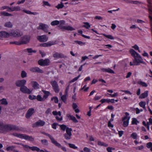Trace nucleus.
Here are the masks:
<instances>
[{"label": "nucleus", "mask_w": 152, "mask_h": 152, "mask_svg": "<svg viewBox=\"0 0 152 152\" xmlns=\"http://www.w3.org/2000/svg\"><path fill=\"white\" fill-rule=\"evenodd\" d=\"M18 127L15 126L10 124H4L0 121V133L5 134L9 131L13 129H17Z\"/></svg>", "instance_id": "1"}, {"label": "nucleus", "mask_w": 152, "mask_h": 152, "mask_svg": "<svg viewBox=\"0 0 152 152\" xmlns=\"http://www.w3.org/2000/svg\"><path fill=\"white\" fill-rule=\"evenodd\" d=\"M130 53L134 57V59L138 65L141 63H143V60L139 54L133 49L131 50Z\"/></svg>", "instance_id": "2"}, {"label": "nucleus", "mask_w": 152, "mask_h": 152, "mask_svg": "<svg viewBox=\"0 0 152 152\" xmlns=\"http://www.w3.org/2000/svg\"><path fill=\"white\" fill-rule=\"evenodd\" d=\"M148 10L149 13V18L150 19L151 30L152 33V0H148Z\"/></svg>", "instance_id": "3"}, {"label": "nucleus", "mask_w": 152, "mask_h": 152, "mask_svg": "<svg viewBox=\"0 0 152 152\" xmlns=\"http://www.w3.org/2000/svg\"><path fill=\"white\" fill-rule=\"evenodd\" d=\"M11 135L22 139L28 140L31 141H33L34 140V138L32 137L26 135L24 134H20L17 133H14L11 134Z\"/></svg>", "instance_id": "4"}, {"label": "nucleus", "mask_w": 152, "mask_h": 152, "mask_svg": "<svg viewBox=\"0 0 152 152\" xmlns=\"http://www.w3.org/2000/svg\"><path fill=\"white\" fill-rule=\"evenodd\" d=\"M47 135L50 138L52 142L58 148H61V149L64 151H66V148L62 146L61 145L58 143L49 134Z\"/></svg>", "instance_id": "5"}, {"label": "nucleus", "mask_w": 152, "mask_h": 152, "mask_svg": "<svg viewBox=\"0 0 152 152\" xmlns=\"http://www.w3.org/2000/svg\"><path fill=\"white\" fill-rule=\"evenodd\" d=\"M10 37L13 36L15 37H18L23 35V33L18 30H12L9 32Z\"/></svg>", "instance_id": "6"}, {"label": "nucleus", "mask_w": 152, "mask_h": 152, "mask_svg": "<svg viewBox=\"0 0 152 152\" xmlns=\"http://www.w3.org/2000/svg\"><path fill=\"white\" fill-rule=\"evenodd\" d=\"M50 83L54 91L58 93L59 91V88L57 82L55 80H52L50 82Z\"/></svg>", "instance_id": "7"}, {"label": "nucleus", "mask_w": 152, "mask_h": 152, "mask_svg": "<svg viewBox=\"0 0 152 152\" xmlns=\"http://www.w3.org/2000/svg\"><path fill=\"white\" fill-rule=\"evenodd\" d=\"M38 29H41L45 32H48V26L47 25L42 23H39L38 26L37 27Z\"/></svg>", "instance_id": "8"}, {"label": "nucleus", "mask_w": 152, "mask_h": 152, "mask_svg": "<svg viewBox=\"0 0 152 152\" xmlns=\"http://www.w3.org/2000/svg\"><path fill=\"white\" fill-rule=\"evenodd\" d=\"M52 113L54 115L56 116V118L58 121H61L62 120L63 118L60 111L57 112L56 111H54Z\"/></svg>", "instance_id": "9"}, {"label": "nucleus", "mask_w": 152, "mask_h": 152, "mask_svg": "<svg viewBox=\"0 0 152 152\" xmlns=\"http://www.w3.org/2000/svg\"><path fill=\"white\" fill-rule=\"evenodd\" d=\"M20 90L21 92L25 94H29L32 92V91L31 90L25 85L20 87Z\"/></svg>", "instance_id": "10"}, {"label": "nucleus", "mask_w": 152, "mask_h": 152, "mask_svg": "<svg viewBox=\"0 0 152 152\" xmlns=\"http://www.w3.org/2000/svg\"><path fill=\"white\" fill-rule=\"evenodd\" d=\"M30 36L26 35L23 36L21 40L20 41L21 44L28 43L30 40Z\"/></svg>", "instance_id": "11"}, {"label": "nucleus", "mask_w": 152, "mask_h": 152, "mask_svg": "<svg viewBox=\"0 0 152 152\" xmlns=\"http://www.w3.org/2000/svg\"><path fill=\"white\" fill-rule=\"evenodd\" d=\"M49 62V60L48 59H46L44 60L41 59L38 61L39 64L42 66L48 65Z\"/></svg>", "instance_id": "12"}, {"label": "nucleus", "mask_w": 152, "mask_h": 152, "mask_svg": "<svg viewBox=\"0 0 152 152\" xmlns=\"http://www.w3.org/2000/svg\"><path fill=\"white\" fill-rule=\"evenodd\" d=\"M45 124V122L41 120H39L33 124V127H35L38 126H43Z\"/></svg>", "instance_id": "13"}, {"label": "nucleus", "mask_w": 152, "mask_h": 152, "mask_svg": "<svg viewBox=\"0 0 152 152\" xmlns=\"http://www.w3.org/2000/svg\"><path fill=\"white\" fill-rule=\"evenodd\" d=\"M56 44V42L49 41L47 42L41 44L40 46L41 47H50L52 45H55Z\"/></svg>", "instance_id": "14"}, {"label": "nucleus", "mask_w": 152, "mask_h": 152, "mask_svg": "<svg viewBox=\"0 0 152 152\" xmlns=\"http://www.w3.org/2000/svg\"><path fill=\"white\" fill-rule=\"evenodd\" d=\"M34 110L33 108L29 109L27 111L26 115V118H29L34 113Z\"/></svg>", "instance_id": "15"}, {"label": "nucleus", "mask_w": 152, "mask_h": 152, "mask_svg": "<svg viewBox=\"0 0 152 152\" xmlns=\"http://www.w3.org/2000/svg\"><path fill=\"white\" fill-rule=\"evenodd\" d=\"M26 83V81L25 80L23 79L17 80L16 81L15 84L17 86L21 87L23 86H24Z\"/></svg>", "instance_id": "16"}, {"label": "nucleus", "mask_w": 152, "mask_h": 152, "mask_svg": "<svg viewBox=\"0 0 152 152\" xmlns=\"http://www.w3.org/2000/svg\"><path fill=\"white\" fill-rule=\"evenodd\" d=\"M48 38L45 35H43L37 37V39L40 42H44L47 41L48 40Z\"/></svg>", "instance_id": "17"}, {"label": "nucleus", "mask_w": 152, "mask_h": 152, "mask_svg": "<svg viewBox=\"0 0 152 152\" xmlns=\"http://www.w3.org/2000/svg\"><path fill=\"white\" fill-rule=\"evenodd\" d=\"M30 70L33 72L43 73V72L42 70L37 67H32L30 69Z\"/></svg>", "instance_id": "18"}, {"label": "nucleus", "mask_w": 152, "mask_h": 152, "mask_svg": "<svg viewBox=\"0 0 152 152\" xmlns=\"http://www.w3.org/2000/svg\"><path fill=\"white\" fill-rule=\"evenodd\" d=\"M53 56L54 58H64L66 57V56L63 54L57 53H54Z\"/></svg>", "instance_id": "19"}, {"label": "nucleus", "mask_w": 152, "mask_h": 152, "mask_svg": "<svg viewBox=\"0 0 152 152\" xmlns=\"http://www.w3.org/2000/svg\"><path fill=\"white\" fill-rule=\"evenodd\" d=\"M31 84L32 85L33 88L35 89H37L39 88V84L36 81H32L31 83Z\"/></svg>", "instance_id": "20"}, {"label": "nucleus", "mask_w": 152, "mask_h": 152, "mask_svg": "<svg viewBox=\"0 0 152 152\" xmlns=\"http://www.w3.org/2000/svg\"><path fill=\"white\" fill-rule=\"evenodd\" d=\"M101 70L104 72H108L110 73H114V72L113 70L109 68H102L101 69Z\"/></svg>", "instance_id": "21"}, {"label": "nucleus", "mask_w": 152, "mask_h": 152, "mask_svg": "<svg viewBox=\"0 0 152 152\" xmlns=\"http://www.w3.org/2000/svg\"><path fill=\"white\" fill-rule=\"evenodd\" d=\"M15 147L14 146H8L6 148V150L7 151H12V152H20L17 150H15Z\"/></svg>", "instance_id": "22"}, {"label": "nucleus", "mask_w": 152, "mask_h": 152, "mask_svg": "<svg viewBox=\"0 0 152 152\" xmlns=\"http://www.w3.org/2000/svg\"><path fill=\"white\" fill-rule=\"evenodd\" d=\"M75 29L74 28L69 26H64V27H62V30H66L68 31H72L74 30Z\"/></svg>", "instance_id": "23"}, {"label": "nucleus", "mask_w": 152, "mask_h": 152, "mask_svg": "<svg viewBox=\"0 0 152 152\" xmlns=\"http://www.w3.org/2000/svg\"><path fill=\"white\" fill-rule=\"evenodd\" d=\"M20 10V8L19 6L14 7L12 8L10 7L9 12H13L14 11H19Z\"/></svg>", "instance_id": "24"}, {"label": "nucleus", "mask_w": 152, "mask_h": 152, "mask_svg": "<svg viewBox=\"0 0 152 152\" xmlns=\"http://www.w3.org/2000/svg\"><path fill=\"white\" fill-rule=\"evenodd\" d=\"M42 91L44 94L43 97L45 100L48 98V96L50 94V93L48 91H47L44 90H42Z\"/></svg>", "instance_id": "25"}, {"label": "nucleus", "mask_w": 152, "mask_h": 152, "mask_svg": "<svg viewBox=\"0 0 152 152\" xmlns=\"http://www.w3.org/2000/svg\"><path fill=\"white\" fill-rule=\"evenodd\" d=\"M130 118V116L129 114L127 112L125 113V115H124L122 118V120H129Z\"/></svg>", "instance_id": "26"}, {"label": "nucleus", "mask_w": 152, "mask_h": 152, "mask_svg": "<svg viewBox=\"0 0 152 152\" xmlns=\"http://www.w3.org/2000/svg\"><path fill=\"white\" fill-rule=\"evenodd\" d=\"M72 107L76 113H78L80 112L78 108H77V105L76 103H73L72 104Z\"/></svg>", "instance_id": "27"}, {"label": "nucleus", "mask_w": 152, "mask_h": 152, "mask_svg": "<svg viewBox=\"0 0 152 152\" xmlns=\"http://www.w3.org/2000/svg\"><path fill=\"white\" fill-rule=\"evenodd\" d=\"M148 91H145L143 93H142L140 96V97L141 99L145 98L147 97L148 96Z\"/></svg>", "instance_id": "28"}, {"label": "nucleus", "mask_w": 152, "mask_h": 152, "mask_svg": "<svg viewBox=\"0 0 152 152\" xmlns=\"http://www.w3.org/2000/svg\"><path fill=\"white\" fill-rule=\"evenodd\" d=\"M24 51L25 52H27L29 54H31V53H36V51L35 50H33L31 48H27L24 50Z\"/></svg>", "instance_id": "29"}, {"label": "nucleus", "mask_w": 152, "mask_h": 152, "mask_svg": "<svg viewBox=\"0 0 152 152\" xmlns=\"http://www.w3.org/2000/svg\"><path fill=\"white\" fill-rule=\"evenodd\" d=\"M59 24L58 26L62 30V28L64 26L63 25L65 24V21L64 20H61L59 21Z\"/></svg>", "instance_id": "30"}, {"label": "nucleus", "mask_w": 152, "mask_h": 152, "mask_svg": "<svg viewBox=\"0 0 152 152\" xmlns=\"http://www.w3.org/2000/svg\"><path fill=\"white\" fill-rule=\"evenodd\" d=\"M23 11L25 12V13L29 14V15H36L38 14V13L36 12H32L30 11L27 10H23Z\"/></svg>", "instance_id": "31"}, {"label": "nucleus", "mask_w": 152, "mask_h": 152, "mask_svg": "<svg viewBox=\"0 0 152 152\" xmlns=\"http://www.w3.org/2000/svg\"><path fill=\"white\" fill-rule=\"evenodd\" d=\"M0 104L7 105L8 104V102L6 99L3 98L0 100Z\"/></svg>", "instance_id": "32"}, {"label": "nucleus", "mask_w": 152, "mask_h": 152, "mask_svg": "<svg viewBox=\"0 0 152 152\" xmlns=\"http://www.w3.org/2000/svg\"><path fill=\"white\" fill-rule=\"evenodd\" d=\"M4 26L6 27L12 28V25L10 22L9 21L6 22L4 24Z\"/></svg>", "instance_id": "33"}, {"label": "nucleus", "mask_w": 152, "mask_h": 152, "mask_svg": "<svg viewBox=\"0 0 152 152\" xmlns=\"http://www.w3.org/2000/svg\"><path fill=\"white\" fill-rule=\"evenodd\" d=\"M64 7V5L62 2H61L60 4H58L56 6V7L58 9L63 8Z\"/></svg>", "instance_id": "34"}, {"label": "nucleus", "mask_w": 152, "mask_h": 152, "mask_svg": "<svg viewBox=\"0 0 152 152\" xmlns=\"http://www.w3.org/2000/svg\"><path fill=\"white\" fill-rule=\"evenodd\" d=\"M130 137L134 140H136L138 136L136 133L133 132L130 135Z\"/></svg>", "instance_id": "35"}, {"label": "nucleus", "mask_w": 152, "mask_h": 152, "mask_svg": "<svg viewBox=\"0 0 152 152\" xmlns=\"http://www.w3.org/2000/svg\"><path fill=\"white\" fill-rule=\"evenodd\" d=\"M84 24L83 26V27H84L86 29H89L91 27V25L88 22H84Z\"/></svg>", "instance_id": "36"}, {"label": "nucleus", "mask_w": 152, "mask_h": 152, "mask_svg": "<svg viewBox=\"0 0 152 152\" xmlns=\"http://www.w3.org/2000/svg\"><path fill=\"white\" fill-rule=\"evenodd\" d=\"M98 144L99 145L104 146L105 147H106L108 146L107 144L104 143L103 142H101V141H98Z\"/></svg>", "instance_id": "37"}, {"label": "nucleus", "mask_w": 152, "mask_h": 152, "mask_svg": "<svg viewBox=\"0 0 152 152\" xmlns=\"http://www.w3.org/2000/svg\"><path fill=\"white\" fill-rule=\"evenodd\" d=\"M36 98L38 101L40 102L44 101L45 100L43 97H42L40 95H38L37 97H36Z\"/></svg>", "instance_id": "38"}, {"label": "nucleus", "mask_w": 152, "mask_h": 152, "mask_svg": "<svg viewBox=\"0 0 152 152\" xmlns=\"http://www.w3.org/2000/svg\"><path fill=\"white\" fill-rule=\"evenodd\" d=\"M31 150L33 151H36L37 152H39L40 151V149L37 146L31 147Z\"/></svg>", "instance_id": "39"}, {"label": "nucleus", "mask_w": 152, "mask_h": 152, "mask_svg": "<svg viewBox=\"0 0 152 152\" xmlns=\"http://www.w3.org/2000/svg\"><path fill=\"white\" fill-rule=\"evenodd\" d=\"M68 145L69 147L72 148H73L74 149H78L77 147L74 144L69 143H68Z\"/></svg>", "instance_id": "40"}, {"label": "nucleus", "mask_w": 152, "mask_h": 152, "mask_svg": "<svg viewBox=\"0 0 152 152\" xmlns=\"http://www.w3.org/2000/svg\"><path fill=\"white\" fill-rule=\"evenodd\" d=\"M22 145L24 147V149L25 150L27 151H29V149H31V147L29 146L28 145Z\"/></svg>", "instance_id": "41"}, {"label": "nucleus", "mask_w": 152, "mask_h": 152, "mask_svg": "<svg viewBox=\"0 0 152 152\" xmlns=\"http://www.w3.org/2000/svg\"><path fill=\"white\" fill-rule=\"evenodd\" d=\"M59 24V21L58 20H55L52 21L51 23V25L52 26L57 25Z\"/></svg>", "instance_id": "42"}, {"label": "nucleus", "mask_w": 152, "mask_h": 152, "mask_svg": "<svg viewBox=\"0 0 152 152\" xmlns=\"http://www.w3.org/2000/svg\"><path fill=\"white\" fill-rule=\"evenodd\" d=\"M123 121V126L124 127H127L128 126L129 120H122Z\"/></svg>", "instance_id": "43"}, {"label": "nucleus", "mask_w": 152, "mask_h": 152, "mask_svg": "<svg viewBox=\"0 0 152 152\" xmlns=\"http://www.w3.org/2000/svg\"><path fill=\"white\" fill-rule=\"evenodd\" d=\"M1 15H4L5 16H12V15L8 13L7 12L2 11L1 12Z\"/></svg>", "instance_id": "44"}, {"label": "nucleus", "mask_w": 152, "mask_h": 152, "mask_svg": "<svg viewBox=\"0 0 152 152\" xmlns=\"http://www.w3.org/2000/svg\"><path fill=\"white\" fill-rule=\"evenodd\" d=\"M132 124H135L137 125L138 123H139V121L137 120L134 118H132Z\"/></svg>", "instance_id": "45"}, {"label": "nucleus", "mask_w": 152, "mask_h": 152, "mask_svg": "<svg viewBox=\"0 0 152 152\" xmlns=\"http://www.w3.org/2000/svg\"><path fill=\"white\" fill-rule=\"evenodd\" d=\"M146 104L145 102H141L139 103V104L141 107L145 109Z\"/></svg>", "instance_id": "46"}, {"label": "nucleus", "mask_w": 152, "mask_h": 152, "mask_svg": "<svg viewBox=\"0 0 152 152\" xmlns=\"http://www.w3.org/2000/svg\"><path fill=\"white\" fill-rule=\"evenodd\" d=\"M27 74L26 72L24 71H22L21 74V77L22 78L26 77H27Z\"/></svg>", "instance_id": "47"}, {"label": "nucleus", "mask_w": 152, "mask_h": 152, "mask_svg": "<svg viewBox=\"0 0 152 152\" xmlns=\"http://www.w3.org/2000/svg\"><path fill=\"white\" fill-rule=\"evenodd\" d=\"M67 95L65 94L61 96V99L64 102H65L66 101V96Z\"/></svg>", "instance_id": "48"}, {"label": "nucleus", "mask_w": 152, "mask_h": 152, "mask_svg": "<svg viewBox=\"0 0 152 152\" xmlns=\"http://www.w3.org/2000/svg\"><path fill=\"white\" fill-rule=\"evenodd\" d=\"M102 35H103L104 37H106L108 38L109 39H114V37L111 35H107L105 34H102Z\"/></svg>", "instance_id": "49"}, {"label": "nucleus", "mask_w": 152, "mask_h": 152, "mask_svg": "<svg viewBox=\"0 0 152 152\" xmlns=\"http://www.w3.org/2000/svg\"><path fill=\"white\" fill-rule=\"evenodd\" d=\"M72 131V129L71 128H67L66 130V134L68 135L70 134L72 135L71 131Z\"/></svg>", "instance_id": "50"}, {"label": "nucleus", "mask_w": 152, "mask_h": 152, "mask_svg": "<svg viewBox=\"0 0 152 152\" xmlns=\"http://www.w3.org/2000/svg\"><path fill=\"white\" fill-rule=\"evenodd\" d=\"M77 44L80 45H85L86 44L85 42H83L81 41H78L77 40H75L74 41Z\"/></svg>", "instance_id": "51"}, {"label": "nucleus", "mask_w": 152, "mask_h": 152, "mask_svg": "<svg viewBox=\"0 0 152 152\" xmlns=\"http://www.w3.org/2000/svg\"><path fill=\"white\" fill-rule=\"evenodd\" d=\"M59 125L61 129L63 130L64 131L66 129V128H67L66 127V126L64 124L60 125Z\"/></svg>", "instance_id": "52"}, {"label": "nucleus", "mask_w": 152, "mask_h": 152, "mask_svg": "<svg viewBox=\"0 0 152 152\" xmlns=\"http://www.w3.org/2000/svg\"><path fill=\"white\" fill-rule=\"evenodd\" d=\"M138 83L143 87H147L148 86L147 84L146 83L141 81L138 82Z\"/></svg>", "instance_id": "53"}, {"label": "nucleus", "mask_w": 152, "mask_h": 152, "mask_svg": "<svg viewBox=\"0 0 152 152\" xmlns=\"http://www.w3.org/2000/svg\"><path fill=\"white\" fill-rule=\"evenodd\" d=\"M51 100H53L55 103H58V98L56 96L53 97L51 98Z\"/></svg>", "instance_id": "54"}, {"label": "nucleus", "mask_w": 152, "mask_h": 152, "mask_svg": "<svg viewBox=\"0 0 152 152\" xmlns=\"http://www.w3.org/2000/svg\"><path fill=\"white\" fill-rule=\"evenodd\" d=\"M43 6H47L49 7L51 6L50 4L49 3V2L48 1H43Z\"/></svg>", "instance_id": "55"}, {"label": "nucleus", "mask_w": 152, "mask_h": 152, "mask_svg": "<svg viewBox=\"0 0 152 152\" xmlns=\"http://www.w3.org/2000/svg\"><path fill=\"white\" fill-rule=\"evenodd\" d=\"M72 135L65 134H64L65 138L66 140H69L71 139V137Z\"/></svg>", "instance_id": "56"}, {"label": "nucleus", "mask_w": 152, "mask_h": 152, "mask_svg": "<svg viewBox=\"0 0 152 152\" xmlns=\"http://www.w3.org/2000/svg\"><path fill=\"white\" fill-rule=\"evenodd\" d=\"M70 120H72L74 122L77 123L78 122V121L76 119L75 117L73 116H72Z\"/></svg>", "instance_id": "57"}, {"label": "nucleus", "mask_w": 152, "mask_h": 152, "mask_svg": "<svg viewBox=\"0 0 152 152\" xmlns=\"http://www.w3.org/2000/svg\"><path fill=\"white\" fill-rule=\"evenodd\" d=\"M28 98L31 100H34L36 99V96L34 95H29Z\"/></svg>", "instance_id": "58"}, {"label": "nucleus", "mask_w": 152, "mask_h": 152, "mask_svg": "<svg viewBox=\"0 0 152 152\" xmlns=\"http://www.w3.org/2000/svg\"><path fill=\"white\" fill-rule=\"evenodd\" d=\"M110 95L111 97H115L118 96V92H115L113 94H110Z\"/></svg>", "instance_id": "59"}, {"label": "nucleus", "mask_w": 152, "mask_h": 152, "mask_svg": "<svg viewBox=\"0 0 152 152\" xmlns=\"http://www.w3.org/2000/svg\"><path fill=\"white\" fill-rule=\"evenodd\" d=\"M10 44H15L16 45H20L21 44L20 42H10Z\"/></svg>", "instance_id": "60"}, {"label": "nucleus", "mask_w": 152, "mask_h": 152, "mask_svg": "<svg viewBox=\"0 0 152 152\" xmlns=\"http://www.w3.org/2000/svg\"><path fill=\"white\" fill-rule=\"evenodd\" d=\"M100 102L102 104H103L105 102H108V99H102L100 101Z\"/></svg>", "instance_id": "61"}, {"label": "nucleus", "mask_w": 152, "mask_h": 152, "mask_svg": "<svg viewBox=\"0 0 152 152\" xmlns=\"http://www.w3.org/2000/svg\"><path fill=\"white\" fill-rule=\"evenodd\" d=\"M9 8H10V7H9L8 6H4L1 7V10H4L5 9H7V11L9 12Z\"/></svg>", "instance_id": "62"}, {"label": "nucleus", "mask_w": 152, "mask_h": 152, "mask_svg": "<svg viewBox=\"0 0 152 152\" xmlns=\"http://www.w3.org/2000/svg\"><path fill=\"white\" fill-rule=\"evenodd\" d=\"M83 151L85 152H91V149L87 147H84Z\"/></svg>", "instance_id": "63"}, {"label": "nucleus", "mask_w": 152, "mask_h": 152, "mask_svg": "<svg viewBox=\"0 0 152 152\" xmlns=\"http://www.w3.org/2000/svg\"><path fill=\"white\" fill-rule=\"evenodd\" d=\"M114 150V148L110 147H108L107 148V150L108 152H112V150Z\"/></svg>", "instance_id": "64"}]
</instances>
